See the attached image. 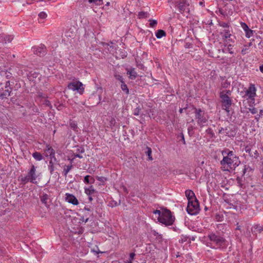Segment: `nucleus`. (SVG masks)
Returning a JSON list of instances; mask_svg holds the SVG:
<instances>
[{"mask_svg":"<svg viewBox=\"0 0 263 263\" xmlns=\"http://www.w3.org/2000/svg\"><path fill=\"white\" fill-rule=\"evenodd\" d=\"M206 132L208 133H211V128H209L206 130Z\"/></svg>","mask_w":263,"mask_h":263,"instance_id":"obj_53","label":"nucleus"},{"mask_svg":"<svg viewBox=\"0 0 263 263\" xmlns=\"http://www.w3.org/2000/svg\"><path fill=\"white\" fill-rule=\"evenodd\" d=\"M89 198V200L90 201H91L92 200V198L91 197V195L89 196V198Z\"/></svg>","mask_w":263,"mask_h":263,"instance_id":"obj_54","label":"nucleus"},{"mask_svg":"<svg viewBox=\"0 0 263 263\" xmlns=\"http://www.w3.org/2000/svg\"><path fill=\"white\" fill-rule=\"evenodd\" d=\"M85 210H87V211H89V209H88V208H85Z\"/></svg>","mask_w":263,"mask_h":263,"instance_id":"obj_63","label":"nucleus"},{"mask_svg":"<svg viewBox=\"0 0 263 263\" xmlns=\"http://www.w3.org/2000/svg\"><path fill=\"white\" fill-rule=\"evenodd\" d=\"M98 180L102 182H104L106 180V179L105 177H98Z\"/></svg>","mask_w":263,"mask_h":263,"instance_id":"obj_47","label":"nucleus"},{"mask_svg":"<svg viewBox=\"0 0 263 263\" xmlns=\"http://www.w3.org/2000/svg\"><path fill=\"white\" fill-rule=\"evenodd\" d=\"M83 153L84 152V149L83 148L80 147V148L77 149V152L76 153V154L74 155V157L72 158L71 160V163H78V162H75L74 160L77 158H82L83 156L82 155H80L79 154H78V153Z\"/></svg>","mask_w":263,"mask_h":263,"instance_id":"obj_16","label":"nucleus"},{"mask_svg":"<svg viewBox=\"0 0 263 263\" xmlns=\"http://www.w3.org/2000/svg\"><path fill=\"white\" fill-rule=\"evenodd\" d=\"M149 16V14L146 12L141 11L139 12L138 17L139 18H147Z\"/></svg>","mask_w":263,"mask_h":263,"instance_id":"obj_24","label":"nucleus"},{"mask_svg":"<svg viewBox=\"0 0 263 263\" xmlns=\"http://www.w3.org/2000/svg\"><path fill=\"white\" fill-rule=\"evenodd\" d=\"M140 108L139 107H137L134 111V115L135 116H138L139 115Z\"/></svg>","mask_w":263,"mask_h":263,"instance_id":"obj_42","label":"nucleus"},{"mask_svg":"<svg viewBox=\"0 0 263 263\" xmlns=\"http://www.w3.org/2000/svg\"><path fill=\"white\" fill-rule=\"evenodd\" d=\"M166 35L165 32L163 30H158L156 33V36L158 39H160Z\"/></svg>","mask_w":263,"mask_h":263,"instance_id":"obj_21","label":"nucleus"},{"mask_svg":"<svg viewBox=\"0 0 263 263\" xmlns=\"http://www.w3.org/2000/svg\"><path fill=\"white\" fill-rule=\"evenodd\" d=\"M89 3H94L95 5L100 6L103 4V0H88Z\"/></svg>","mask_w":263,"mask_h":263,"instance_id":"obj_25","label":"nucleus"},{"mask_svg":"<svg viewBox=\"0 0 263 263\" xmlns=\"http://www.w3.org/2000/svg\"><path fill=\"white\" fill-rule=\"evenodd\" d=\"M182 140H183V143L185 144V140H184V136L183 135H182Z\"/></svg>","mask_w":263,"mask_h":263,"instance_id":"obj_55","label":"nucleus"},{"mask_svg":"<svg viewBox=\"0 0 263 263\" xmlns=\"http://www.w3.org/2000/svg\"><path fill=\"white\" fill-rule=\"evenodd\" d=\"M13 40V37L11 35H6L3 34L0 35V42L3 44L10 43Z\"/></svg>","mask_w":263,"mask_h":263,"instance_id":"obj_13","label":"nucleus"},{"mask_svg":"<svg viewBox=\"0 0 263 263\" xmlns=\"http://www.w3.org/2000/svg\"><path fill=\"white\" fill-rule=\"evenodd\" d=\"M146 149H147V151L146 152V155L148 156V159L149 160H152V149L150 147H146Z\"/></svg>","mask_w":263,"mask_h":263,"instance_id":"obj_31","label":"nucleus"},{"mask_svg":"<svg viewBox=\"0 0 263 263\" xmlns=\"http://www.w3.org/2000/svg\"><path fill=\"white\" fill-rule=\"evenodd\" d=\"M84 182L88 183V184H92L93 183L95 182V179L91 177L89 175H87L84 177Z\"/></svg>","mask_w":263,"mask_h":263,"instance_id":"obj_20","label":"nucleus"},{"mask_svg":"<svg viewBox=\"0 0 263 263\" xmlns=\"http://www.w3.org/2000/svg\"><path fill=\"white\" fill-rule=\"evenodd\" d=\"M127 73L129 74V78L132 79H135L137 77V73L134 68L128 70Z\"/></svg>","mask_w":263,"mask_h":263,"instance_id":"obj_18","label":"nucleus"},{"mask_svg":"<svg viewBox=\"0 0 263 263\" xmlns=\"http://www.w3.org/2000/svg\"><path fill=\"white\" fill-rule=\"evenodd\" d=\"M125 263H132V261L129 260V261H127V262H126Z\"/></svg>","mask_w":263,"mask_h":263,"instance_id":"obj_60","label":"nucleus"},{"mask_svg":"<svg viewBox=\"0 0 263 263\" xmlns=\"http://www.w3.org/2000/svg\"><path fill=\"white\" fill-rule=\"evenodd\" d=\"M121 88L123 91H125L126 94H128L129 90L124 82L123 83H121Z\"/></svg>","mask_w":263,"mask_h":263,"instance_id":"obj_27","label":"nucleus"},{"mask_svg":"<svg viewBox=\"0 0 263 263\" xmlns=\"http://www.w3.org/2000/svg\"><path fill=\"white\" fill-rule=\"evenodd\" d=\"M32 156L35 159L38 161L42 160L43 158L42 155L39 152H35L33 153Z\"/></svg>","mask_w":263,"mask_h":263,"instance_id":"obj_22","label":"nucleus"},{"mask_svg":"<svg viewBox=\"0 0 263 263\" xmlns=\"http://www.w3.org/2000/svg\"><path fill=\"white\" fill-rule=\"evenodd\" d=\"M185 194L187 198L188 202L193 201L194 200L197 199L194 193L190 190H187L185 192Z\"/></svg>","mask_w":263,"mask_h":263,"instance_id":"obj_15","label":"nucleus"},{"mask_svg":"<svg viewBox=\"0 0 263 263\" xmlns=\"http://www.w3.org/2000/svg\"><path fill=\"white\" fill-rule=\"evenodd\" d=\"M98 97H99V103L100 102V100H101V96L100 95H98Z\"/></svg>","mask_w":263,"mask_h":263,"instance_id":"obj_57","label":"nucleus"},{"mask_svg":"<svg viewBox=\"0 0 263 263\" xmlns=\"http://www.w3.org/2000/svg\"><path fill=\"white\" fill-rule=\"evenodd\" d=\"M85 193L88 196L92 195L95 193H97V191L94 189L93 186L91 185L88 188L85 189Z\"/></svg>","mask_w":263,"mask_h":263,"instance_id":"obj_17","label":"nucleus"},{"mask_svg":"<svg viewBox=\"0 0 263 263\" xmlns=\"http://www.w3.org/2000/svg\"><path fill=\"white\" fill-rule=\"evenodd\" d=\"M159 221L166 226H171L174 221V218L173 217L170 210L162 209V214L159 218Z\"/></svg>","mask_w":263,"mask_h":263,"instance_id":"obj_2","label":"nucleus"},{"mask_svg":"<svg viewBox=\"0 0 263 263\" xmlns=\"http://www.w3.org/2000/svg\"><path fill=\"white\" fill-rule=\"evenodd\" d=\"M135 256V254L134 253H131L130 254L129 260L133 261V260L134 259Z\"/></svg>","mask_w":263,"mask_h":263,"instance_id":"obj_45","label":"nucleus"},{"mask_svg":"<svg viewBox=\"0 0 263 263\" xmlns=\"http://www.w3.org/2000/svg\"><path fill=\"white\" fill-rule=\"evenodd\" d=\"M21 181L23 182V183L24 184L26 183L27 182L30 181V179L29 177H28V175H27L26 176L24 177H22L21 178Z\"/></svg>","mask_w":263,"mask_h":263,"instance_id":"obj_33","label":"nucleus"},{"mask_svg":"<svg viewBox=\"0 0 263 263\" xmlns=\"http://www.w3.org/2000/svg\"><path fill=\"white\" fill-rule=\"evenodd\" d=\"M253 148H251L250 147L247 146L245 148V151L247 153H249V155L251 156V154H252V151H253Z\"/></svg>","mask_w":263,"mask_h":263,"instance_id":"obj_43","label":"nucleus"},{"mask_svg":"<svg viewBox=\"0 0 263 263\" xmlns=\"http://www.w3.org/2000/svg\"><path fill=\"white\" fill-rule=\"evenodd\" d=\"M115 77L117 80H119L121 83H123L124 82L123 81V78H122V76H121V75L118 73H115Z\"/></svg>","mask_w":263,"mask_h":263,"instance_id":"obj_32","label":"nucleus"},{"mask_svg":"<svg viewBox=\"0 0 263 263\" xmlns=\"http://www.w3.org/2000/svg\"><path fill=\"white\" fill-rule=\"evenodd\" d=\"M248 168L245 167L243 168V175H245Z\"/></svg>","mask_w":263,"mask_h":263,"instance_id":"obj_51","label":"nucleus"},{"mask_svg":"<svg viewBox=\"0 0 263 263\" xmlns=\"http://www.w3.org/2000/svg\"><path fill=\"white\" fill-rule=\"evenodd\" d=\"M186 211L189 214L192 215H196L199 213L200 208L197 199L188 202Z\"/></svg>","mask_w":263,"mask_h":263,"instance_id":"obj_4","label":"nucleus"},{"mask_svg":"<svg viewBox=\"0 0 263 263\" xmlns=\"http://www.w3.org/2000/svg\"><path fill=\"white\" fill-rule=\"evenodd\" d=\"M207 121V119L205 117L202 116L201 118L198 120L197 122L199 125H200L201 127H202L205 125Z\"/></svg>","mask_w":263,"mask_h":263,"instance_id":"obj_19","label":"nucleus"},{"mask_svg":"<svg viewBox=\"0 0 263 263\" xmlns=\"http://www.w3.org/2000/svg\"><path fill=\"white\" fill-rule=\"evenodd\" d=\"M154 213L155 214H158V215L159 216H158V219L159 220V218L161 216L162 211L156 210L154 211Z\"/></svg>","mask_w":263,"mask_h":263,"instance_id":"obj_41","label":"nucleus"},{"mask_svg":"<svg viewBox=\"0 0 263 263\" xmlns=\"http://www.w3.org/2000/svg\"><path fill=\"white\" fill-rule=\"evenodd\" d=\"M248 49H248L247 46H245L241 50V53L243 54H245L247 53Z\"/></svg>","mask_w":263,"mask_h":263,"instance_id":"obj_44","label":"nucleus"},{"mask_svg":"<svg viewBox=\"0 0 263 263\" xmlns=\"http://www.w3.org/2000/svg\"><path fill=\"white\" fill-rule=\"evenodd\" d=\"M70 126L71 128L72 129H73L74 130H77V129L78 128L77 124L74 121H71L70 122Z\"/></svg>","mask_w":263,"mask_h":263,"instance_id":"obj_34","label":"nucleus"},{"mask_svg":"<svg viewBox=\"0 0 263 263\" xmlns=\"http://www.w3.org/2000/svg\"><path fill=\"white\" fill-rule=\"evenodd\" d=\"M258 156L259 155L257 150L253 149V151H252V154H251V156L256 158L258 157Z\"/></svg>","mask_w":263,"mask_h":263,"instance_id":"obj_35","label":"nucleus"},{"mask_svg":"<svg viewBox=\"0 0 263 263\" xmlns=\"http://www.w3.org/2000/svg\"><path fill=\"white\" fill-rule=\"evenodd\" d=\"M88 220V218H87L85 220V222H87Z\"/></svg>","mask_w":263,"mask_h":263,"instance_id":"obj_62","label":"nucleus"},{"mask_svg":"<svg viewBox=\"0 0 263 263\" xmlns=\"http://www.w3.org/2000/svg\"><path fill=\"white\" fill-rule=\"evenodd\" d=\"M220 97L221 99L223 107H225L227 111H229V110L227 109H228L232 104V101L230 97L227 95L224 94L223 91L220 92Z\"/></svg>","mask_w":263,"mask_h":263,"instance_id":"obj_7","label":"nucleus"},{"mask_svg":"<svg viewBox=\"0 0 263 263\" xmlns=\"http://www.w3.org/2000/svg\"><path fill=\"white\" fill-rule=\"evenodd\" d=\"M237 183L238 184L239 186H241L242 184L241 183V180L239 178H237Z\"/></svg>","mask_w":263,"mask_h":263,"instance_id":"obj_48","label":"nucleus"},{"mask_svg":"<svg viewBox=\"0 0 263 263\" xmlns=\"http://www.w3.org/2000/svg\"><path fill=\"white\" fill-rule=\"evenodd\" d=\"M241 26L245 31L250 29L248 25L245 23H241Z\"/></svg>","mask_w":263,"mask_h":263,"instance_id":"obj_39","label":"nucleus"},{"mask_svg":"<svg viewBox=\"0 0 263 263\" xmlns=\"http://www.w3.org/2000/svg\"><path fill=\"white\" fill-rule=\"evenodd\" d=\"M149 21L150 22L149 25L151 27H154L157 24V22L155 20H149Z\"/></svg>","mask_w":263,"mask_h":263,"instance_id":"obj_36","label":"nucleus"},{"mask_svg":"<svg viewBox=\"0 0 263 263\" xmlns=\"http://www.w3.org/2000/svg\"><path fill=\"white\" fill-rule=\"evenodd\" d=\"M189 4L186 2H180L178 5V9L180 13H183V12H189L190 9L189 8Z\"/></svg>","mask_w":263,"mask_h":263,"instance_id":"obj_11","label":"nucleus"},{"mask_svg":"<svg viewBox=\"0 0 263 263\" xmlns=\"http://www.w3.org/2000/svg\"><path fill=\"white\" fill-rule=\"evenodd\" d=\"M39 16L40 18L45 19L47 16V15L45 12H41L39 14Z\"/></svg>","mask_w":263,"mask_h":263,"instance_id":"obj_37","label":"nucleus"},{"mask_svg":"<svg viewBox=\"0 0 263 263\" xmlns=\"http://www.w3.org/2000/svg\"><path fill=\"white\" fill-rule=\"evenodd\" d=\"M10 84L9 81H7L5 84V89L4 92L1 94L0 98L1 99H4L5 98H7V97L10 96L12 88L10 87Z\"/></svg>","mask_w":263,"mask_h":263,"instance_id":"obj_8","label":"nucleus"},{"mask_svg":"<svg viewBox=\"0 0 263 263\" xmlns=\"http://www.w3.org/2000/svg\"><path fill=\"white\" fill-rule=\"evenodd\" d=\"M236 230H240V226H237V228H236Z\"/></svg>","mask_w":263,"mask_h":263,"instance_id":"obj_59","label":"nucleus"},{"mask_svg":"<svg viewBox=\"0 0 263 263\" xmlns=\"http://www.w3.org/2000/svg\"><path fill=\"white\" fill-rule=\"evenodd\" d=\"M49 170L50 171V172H52L53 171V165H50V167H49Z\"/></svg>","mask_w":263,"mask_h":263,"instance_id":"obj_50","label":"nucleus"},{"mask_svg":"<svg viewBox=\"0 0 263 263\" xmlns=\"http://www.w3.org/2000/svg\"><path fill=\"white\" fill-rule=\"evenodd\" d=\"M245 32H246V36L248 38L252 36V35L253 34V31L251 29H249Z\"/></svg>","mask_w":263,"mask_h":263,"instance_id":"obj_38","label":"nucleus"},{"mask_svg":"<svg viewBox=\"0 0 263 263\" xmlns=\"http://www.w3.org/2000/svg\"><path fill=\"white\" fill-rule=\"evenodd\" d=\"M48 199V196L46 194H43L41 197V200L45 204H47V200Z\"/></svg>","mask_w":263,"mask_h":263,"instance_id":"obj_26","label":"nucleus"},{"mask_svg":"<svg viewBox=\"0 0 263 263\" xmlns=\"http://www.w3.org/2000/svg\"><path fill=\"white\" fill-rule=\"evenodd\" d=\"M256 89L253 84H251L248 89L246 91L244 98L250 100L251 103H254L255 97L256 96Z\"/></svg>","mask_w":263,"mask_h":263,"instance_id":"obj_5","label":"nucleus"},{"mask_svg":"<svg viewBox=\"0 0 263 263\" xmlns=\"http://www.w3.org/2000/svg\"><path fill=\"white\" fill-rule=\"evenodd\" d=\"M68 88L73 91L77 90L79 93L82 94L84 91L83 84L80 81H74L70 83Z\"/></svg>","mask_w":263,"mask_h":263,"instance_id":"obj_6","label":"nucleus"},{"mask_svg":"<svg viewBox=\"0 0 263 263\" xmlns=\"http://www.w3.org/2000/svg\"><path fill=\"white\" fill-rule=\"evenodd\" d=\"M231 34L228 31H226L222 35V37L224 39H228L231 36Z\"/></svg>","mask_w":263,"mask_h":263,"instance_id":"obj_40","label":"nucleus"},{"mask_svg":"<svg viewBox=\"0 0 263 263\" xmlns=\"http://www.w3.org/2000/svg\"><path fill=\"white\" fill-rule=\"evenodd\" d=\"M72 165H67L66 168H64L63 173L65 176H66L67 173L71 169Z\"/></svg>","mask_w":263,"mask_h":263,"instance_id":"obj_30","label":"nucleus"},{"mask_svg":"<svg viewBox=\"0 0 263 263\" xmlns=\"http://www.w3.org/2000/svg\"><path fill=\"white\" fill-rule=\"evenodd\" d=\"M252 42H250V43H249V44H248V46H252Z\"/></svg>","mask_w":263,"mask_h":263,"instance_id":"obj_58","label":"nucleus"},{"mask_svg":"<svg viewBox=\"0 0 263 263\" xmlns=\"http://www.w3.org/2000/svg\"><path fill=\"white\" fill-rule=\"evenodd\" d=\"M183 110V109H182V108H180L179 109V112H180V114L182 113Z\"/></svg>","mask_w":263,"mask_h":263,"instance_id":"obj_56","label":"nucleus"},{"mask_svg":"<svg viewBox=\"0 0 263 263\" xmlns=\"http://www.w3.org/2000/svg\"><path fill=\"white\" fill-rule=\"evenodd\" d=\"M203 116V114L201 109H196V119L198 120Z\"/></svg>","mask_w":263,"mask_h":263,"instance_id":"obj_23","label":"nucleus"},{"mask_svg":"<svg viewBox=\"0 0 263 263\" xmlns=\"http://www.w3.org/2000/svg\"><path fill=\"white\" fill-rule=\"evenodd\" d=\"M109 4H110L109 2H108V3H107V4H106V5H107V6H109Z\"/></svg>","mask_w":263,"mask_h":263,"instance_id":"obj_61","label":"nucleus"},{"mask_svg":"<svg viewBox=\"0 0 263 263\" xmlns=\"http://www.w3.org/2000/svg\"><path fill=\"white\" fill-rule=\"evenodd\" d=\"M260 70L261 72L263 73V65L261 66H260Z\"/></svg>","mask_w":263,"mask_h":263,"instance_id":"obj_52","label":"nucleus"},{"mask_svg":"<svg viewBox=\"0 0 263 263\" xmlns=\"http://www.w3.org/2000/svg\"><path fill=\"white\" fill-rule=\"evenodd\" d=\"M253 228L255 232L260 233L261 231H263V226H261L259 225H255L254 226Z\"/></svg>","mask_w":263,"mask_h":263,"instance_id":"obj_28","label":"nucleus"},{"mask_svg":"<svg viewBox=\"0 0 263 263\" xmlns=\"http://www.w3.org/2000/svg\"><path fill=\"white\" fill-rule=\"evenodd\" d=\"M44 155L46 157H49L51 159L49 163H52V158L54 156V151L53 149L49 145H47L45 148L44 149Z\"/></svg>","mask_w":263,"mask_h":263,"instance_id":"obj_9","label":"nucleus"},{"mask_svg":"<svg viewBox=\"0 0 263 263\" xmlns=\"http://www.w3.org/2000/svg\"><path fill=\"white\" fill-rule=\"evenodd\" d=\"M46 48L44 45H41V46L34 49V53L39 56H43L45 54Z\"/></svg>","mask_w":263,"mask_h":263,"instance_id":"obj_14","label":"nucleus"},{"mask_svg":"<svg viewBox=\"0 0 263 263\" xmlns=\"http://www.w3.org/2000/svg\"><path fill=\"white\" fill-rule=\"evenodd\" d=\"M45 104H46V105L47 106H50V102L48 100H45Z\"/></svg>","mask_w":263,"mask_h":263,"instance_id":"obj_49","label":"nucleus"},{"mask_svg":"<svg viewBox=\"0 0 263 263\" xmlns=\"http://www.w3.org/2000/svg\"><path fill=\"white\" fill-rule=\"evenodd\" d=\"M36 167L34 165H33L30 171L28 173V177L30 179V182L33 183H36L35 180L37 177V175L36 174Z\"/></svg>","mask_w":263,"mask_h":263,"instance_id":"obj_10","label":"nucleus"},{"mask_svg":"<svg viewBox=\"0 0 263 263\" xmlns=\"http://www.w3.org/2000/svg\"><path fill=\"white\" fill-rule=\"evenodd\" d=\"M66 200L73 205H78L79 204V201L76 197L70 194L67 193L66 194Z\"/></svg>","mask_w":263,"mask_h":263,"instance_id":"obj_12","label":"nucleus"},{"mask_svg":"<svg viewBox=\"0 0 263 263\" xmlns=\"http://www.w3.org/2000/svg\"><path fill=\"white\" fill-rule=\"evenodd\" d=\"M210 240L213 242L217 248H224L226 247V240L222 237L214 233L208 235Z\"/></svg>","mask_w":263,"mask_h":263,"instance_id":"obj_3","label":"nucleus"},{"mask_svg":"<svg viewBox=\"0 0 263 263\" xmlns=\"http://www.w3.org/2000/svg\"><path fill=\"white\" fill-rule=\"evenodd\" d=\"M224 156L221 161V164H237L238 158L237 157L232 151L226 149L222 152Z\"/></svg>","mask_w":263,"mask_h":263,"instance_id":"obj_1","label":"nucleus"},{"mask_svg":"<svg viewBox=\"0 0 263 263\" xmlns=\"http://www.w3.org/2000/svg\"><path fill=\"white\" fill-rule=\"evenodd\" d=\"M221 168L224 172H230V170L232 169V167H231V165H222Z\"/></svg>","mask_w":263,"mask_h":263,"instance_id":"obj_29","label":"nucleus"},{"mask_svg":"<svg viewBox=\"0 0 263 263\" xmlns=\"http://www.w3.org/2000/svg\"><path fill=\"white\" fill-rule=\"evenodd\" d=\"M228 51H229V52L231 54H232L233 53V51L232 50V48L231 47V45H230L228 47Z\"/></svg>","mask_w":263,"mask_h":263,"instance_id":"obj_46","label":"nucleus"}]
</instances>
